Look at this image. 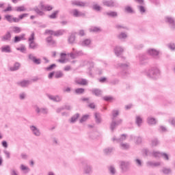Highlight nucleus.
<instances>
[{"instance_id": "1", "label": "nucleus", "mask_w": 175, "mask_h": 175, "mask_svg": "<svg viewBox=\"0 0 175 175\" xmlns=\"http://www.w3.org/2000/svg\"><path fill=\"white\" fill-rule=\"evenodd\" d=\"M145 75L148 79L157 80L161 76V70L158 67L154 66L145 70Z\"/></svg>"}, {"instance_id": "2", "label": "nucleus", "mask_w": 175, "mask_h": 175, "mask_svg": "<svg viewBox=\"0 0 175 175\" xmlns=\"http://www.w3.org/2000/svg\"><path fill=\"white\" fill-rule=\"evenodd\" d=\"M120 115V111L118 110L112 111V122L111 123L110 129L111 132H113L116 126L122 124V119H119L116 122V118L118 117Z\"/></svg>"}, {"instance_id": "3", "label": "nucleus", "mask_w": 175, "mask_h": 175, "mask_svg": "<svg viewBox=\"0 0 175 175\" xmlns=\"http://www.w3.org/2000/svg\"><path fill=\"white\" fill-rule=\"evenodd\" d=\"M116 68H117V69H122V70H123L122 72V76H123L124 77H126V76L129 75V71H128V70L129 69V62L124 64H116Z\"/></svg>"}, {"instance_id": "4", "label": "nucleus", "mask_w": 175, "mask_h": 175, "mask_svg": "<svg viewBox=\"0 0 175 175\" xmlns=\"http://www.w3.org/2000/svg\"><path fill=\"white\" fill-rule=\"evenodd\" d=\"M65 32H66L65 29H59L57 31H53L50 29L45 30V34L53 35V36H57V37L62 36V35H64Z\"/></svg>"}, {"instance_id": "5", "label": "nucleus", "mask_w": 175, "mask_h": 175, "mask_svg": "<svg viewBox=\"0 0 175 175\" xmlns=\"http://www.w3.org/2000/svg\"><path fill=\"white\" fill-rule=\"evenodd\" d=\"M35 111L37 114H43L44 116H47L49 114V108L47 107H39V106H34Z\"/></svg>"}, {"instance_id": "6", "label": "nucleus", "mask_w": 175, "mask_h": 175, "mask_svg": "<svg viewBox=\"0 0 175 175\" xmlns=\"http://www.w3.org/2000/svg\"><path fill=\"white\" fill-rule=\"evenodd\" d=\"M83 165V174L90 175L92 174V165L82 163Z\"/></svg>"}, {"instance_id": "7", "label": "nucleus", "mask_w": 175, "mask_h": 175, "mask_svg": "<svg viewBox=\"0 0 175 175\" xmlns=\"http://www.w3.org/2000/svg\"><path fill=\"white\" fill-rule=\"evenodd\" d=\"M147 53L150 57H152L154 59H159V51L155 49H149L147 51Z\"/></svg>"}, {"instance_id": "8", "label": "nucleus", "mask_w": 175, "mask_h": 175, "mask_svg": "<svg viewBox=\"0 0 175 175\" xmlns=\"http://www.w3.org/2000/svg\"><path fill=\"white\" fill-rule=\"evenodd\" d=\"M165 22L169 25L171 29H175V19L172 16H165Z\"/></svg>"}, {"instance_id": "9", "label": "nucleus", "mask_w": 175, "mask_h": 175, "mask_svg": "<svg viewBox=\"0 0 175 175\" xmlns=\"http://www.w3.org/2000/svg\"><path fill=\"white\" fill-rule=\"evenodd\" d=\"M68 55L72 58V59H75L77 58V57L83 55V51H77L76 49L73 48L72 51L69 53Z\"/></svg>"}, {"instance_id": "10", "label": "nucleus", "mask_w": 175, "mask_h": 175, "mask_svg": "<svg viewBox=\"0 0 175 175\" xmlns=\"http://www.w3.org/2000/svg\"><path fill=\"white\" fill-rule=\"evenodd\" d=\"M129 166H131V161H121L120 162V169L125 173L129 170Z\"/></svg>"}, {"instance_id": "11", "label": "nucleus", "mask_w": 175, "mask_h": 175, "mask_svg": "<svg viewBox=\"0 0 175 175\" xmlns=\"http://www.w3.org/2000/svg\"><path fill=\"white\" fill-rule=\"evenodd\" d=\"M30 131L34 135V136H36L37 137H39L40 135H42V133L40 132V129H38L36 126L31 125L29 126Z\"/></svg>"}, {"instance_id": "12", "label": "nucleus", "mask_w": 175, "mask_h": 175, "mask_svg": "<svg viewBox=\"0 0 175 175\" xmlns=\"http://www.w3.org/2000/svg\"><path fill=\"white\" fill-rule=\"evenodd\" d=\"M46 96L49 98V99H50V100H53V102H61V100H62V96H61L47 94Z\"/></svg>"}, {"instance_id": "13", "label": "nucleus", "mask_w": 175, "mask_h": 175, "mask_svg": "<svg viewBox=\"0 0 175 175\" xmlns=\"http://www.w3.org/2000/svg\"><path fill=\"white\" fill-rule=\"evenodd\" d=\"M28 57L29 59L32 61L36 65H40V64H42V60H40V59H37L33 54H29Z\"/></svg>"}, {"instance_id": "14", "label": "nucleus", "mask_w": 175, "mask_h": 175, "mask_svg": "<svg viewBox=\"0 0 175 175\" xmlns=\"http://www.w3.org/2000/svg\"><path fill=\"white\" fill-rule=\"evenodd\" d=\"M16 84L19 87H22L23 88H25V87H28L29 84H31V81L29 80H23L16 82Z\"/></svg>"}, {"instance_id": "15", "label": "nucleus", "mask_w": 175, "mask_h": 175, "mask_svg": "<svg viewBox=\"0 0 175 175\" xmlns=\"http://www.w3.org/2000/svg\"><path fill=\"white\" fill-rule=\"evenodd\" d=\"M114 53L116 57H120L124 53V48L120 46H116L114 48Z\"/></svg>"}, {"instance_id": "16", "label": "nucleus", "mask_w": 175, "mask_h": 175, "mask_svg": "<svg viewBox=\"0 0 175 175\" xmlns=\"http://www.w3.org/2000/svg\"><path fill=\"white\" fill-rule=\"evenodd\" d=\"M126 140V135L122 134L120 138H117V137H113L112 138L113 142H116V143H122V142H125Z\"/></svg>"}, {"instance_id": "17", "label": "nucleus", "mask_w": 175, "mask_h": 175, "mask_svg": "<svg viewBox=\"0 0 175 175\" xmlns=\"http://www.w3.org/2000/svg\"><path fill=\"white\" fill-rule=\"evenodd\" d=\"M103 3L104 6H107L108 8H114V6H117V3L111 0L110 1L104 0L103 1Z\"/></svg>"}, {"instance_id": "18", "label": "nucleus", "mask_w": 175, "mask_h": 175, "mask_svg": "<svg viewBox=\"0 0 175 175\" xmlns=\"http://www.w3.org/2000/svg\"><path fill=\"white\" fill-rule=\"evenodd\" d=\"M71 14H72V16L74 17H83V16H85V14H84V13H83V12H80V11H79L76 9L72 10L71 11Z\"/></svg>"}, {"instance_id": "19", "label": "nucleus", "mask_w": 175, "mask_h": 175, "mask_svg": "<svg viewBox=\"0 0 175 175\" xmlns=\"http://www.w3.org/2000/svg\"><path fill=\"white\" fill-rule=\"evenodd\" d=\"M2 42H10L12 40V34L8 31L2 38Z\"/></svg>"}, {"instance_id": "20", "label": "nucleus", "mask_w": 175, "mask_h": 175, "mask_svg": "<svg viewBox=\"0 0 175 175\" xmlns=\"http://www.w3.org/2000/svg\"><path fill=\"white\" fill-rule=\"evenodd\" d=\"M68 42L69 44H75L76 43V35L75 33H72L68 38Z\"/></svg>"}, {"instance_id": "21", "label": "nucleus", "mask_w": 175, "mask_h": 175, "mask_svg": "<svg viewBox=\"0 0 175 175\" xmlns=\"http://www.w3.org/2000/svg\"><path fill=\"white\" fill-rule=\"evenodd\" d=\"M1 53H12V48L9 45H4L1 48Z\"/></svg>"}, {"instance_id": "22", "label": "nucleus", "mask_w": 175, "mask_h": 175, "mask_svg": "<svg viewBox=\"0 0 175 175\" xmlns=\"http://www.w3.org/2000/svg\"><path fill=\"white\" fill-rule=\"evenodd\" d=\"M38 47L39 44H38L35 41L29 42V49H31V50H36Z\"/></svg>"}, {"instance_id": "23", "label": "nucleus", "mask_w": 175, "mask_h": 175, "mask_svg": "<svg viewBox=\"0 0 175 175\" xmlns=\"http://www.w3.org/2000/svg\"><path fill=\"white\" fill-rule=\"evenodd\" d=\"M108 172L110 175H116L117 173V170H116V167H114V165H109L108 167Z\"/></svg>"}, {"instance_id": "24", "label": "nucleus", "mask_w": 175, "mask_h": 175, "mask_svg": "<svg viewBox=\"0 0 175 175\" xmlns=\"http://www.w3.org/2000/svg\"><path fill=\"white\" fill-rule=\"evenodd\" d=\"M118 39H120V40H125L126 38H128V34L125 32H121L117 36Z\"/></svg>"}, {"instance_id": "25", "label": "nucleus", "mask_w": 175, "mask_h": 175, "mask_svg": "<svg viewBox=\"0 0 175 175\" xmlns=\"http://www.w3.org/2000/svg\"><path fill=\"white\" fill-rule=\"evenodd\" d=\"M20 169L22 170V172H23L25 174H27L29 172H31V169H29V167L27 166H25L24 164L21 165Z\"/></svg>"}, {"instance_id": "26", "label": "nucleus", "mask_w": 175, "mask_h": 175, "mask_svg": "<svg viewBox=\"0 0 175 175\" xmlns=\"http://www.w3.org/2000/svg\"><path fill=\"white\" fill-rule=\"evenodd\" d=\"M135 124L139 127L142 126V124H143V118H142L140 116H137L135 117Z\"/></svg>"}, {"instance_id": "27", "label": "nucleus", "mask_w": 175, "mask_h": 175, "mask_svg": "<svg viewBox=\"0 0 175 175\" xmlns=\"http://www.w3.org/2000/svg\"><path fill=\"white\" fill-rule=\"evenodd\" d=\"M72 5H74V6H79V7H84L85 6V3L83 1H71Z\"/></svg>"}, {"instance_id": "28", "label": "nucleus", "mask_w": 175, "mask_h": 175, "mask_svg": "<svg viewBox=\"0 0 175 175\" xmlns=\"http://www.w3.org/2000/svg\"><path fill=\"white\" fill-rule=\"evenodd\" d=\"M20 63L16 62L14 66L10 68V70H11V72H15V70H18V69H20Z\"/></svg>"}, {"instance_id": "29", "label": "nucleus", "mask_w": 175, "mask_h": 175, "mask_svg": "<svg viewBox=\"0 0 175 175\" xmlns=\"http://www.w3.org/2000/svg\"><path fill=\"white\" fill-rule=\"evenodd\" d=\"M147 122L149 125H155L157 124V120L150 116L147 118Z\"/></svg>"}, {"instance_id": "30", "label": "nucleus", "mask_w": 175, "mask_h": 175, "mask_svg": "<svg viewBox=\"0 0 175 175\" xmlns=\"http://www.w3.org/2000/svg\"><path fill=\"white\" fill-rule=\"evenodd\" d=\"M147 165L151 166L152 167H157V166H161V162L148 161Z\"/></svg>"}, {"instance_id": "31", "label": "nucleus", "mask_w": 175, "mask_h": 175, "mask_svg": "<svg viewBox=\"0 0 175 175\" xmlns=\"http://www.w3.org/2000/svg\"><path fill=\"white\" fill-rule=\"evenodd\" d=\"M33 10L38 14V16H44V12L42 11L40 9H39V7L36 6L33 8Z\"/></svg>"}, {"instance_id": "32", "label": "nucleus", "mask_w": 175, "mask_h": 175, "mask_svg": "<svg viewBox=\"0 0 175 175\" xmlns=\"http://www.w3.org/2000/svg\"><path fill=\"white\" fill-rule=\"evenodd\" d=\"M76 83L77 84H80V85H87V84H88L87 79H77Z\"/></svg>"}, {"instance_id": "33", "label": "nucleus", "mask_w": 175, "mask_h": 175, "mask_svg": "<svg viewBox=\"0 0 175 175\" xmlns=\"http://www.w3.org/2000/svg\"><path fill=\"white\" fill-rule=\"evenodd\" d=\"M79 117H80V114L76 113L74 116H72V118L70 119V124H75L76 121L79 119Z\"/></svg>"}, {"instance_id": "34", "label": "nucleus", "mask_w": 175, "mask_h": 175, "mask_svg": "<svg viewBox=\"0 0 175 175\" xmlns=\"http://www.w3.org/2000/svg\"><path fill=\"white\" fill-rule=\"evenodd\" d=\"M94 118L96 120V124H100V122H102V118L100 117V113H95Z\"/></svg>"}, {"instance_id": "35", "label": "nucleus", "mask_w": 175, "mask_h": 175, "mask_svg": "<svg viewBox=\"0 0 175 175\" xmlns=\"http://www.w3.org/2000/svg\"><path fill=\"white\" fill-rule=\"evenodd\" d=\"M159 139L158 138H154L151 140V146L152 147H157L159 146Z\"/></svg>"}, {"instance_id": "36", "label": "nucleus", "mask_w": 175, "mask_h": 175, "mask_svg": "<svg viewBox=\"0 0 175 175\" xmlns=\"http://www.w3.org/2000/svg\"><path fill=\"white\" fill-rule=\"evenodd\" d=\"M60 58L61 59L58 60V62H60V64H65V61H66V53H61Z\"/></svg>"}, {"instance_id": "37", "label": "nucleus", "mask_w": 175, "mask_h": 175, "mask_svg": "<svg viewBox=\"0 0 175 175\" xmlns=\"http://www.w3.org/2000/svg\"><path fill=\"white\" fill-rule=\"evenodd\" d=\"M92 93L96 96H100V95H102V90L99 89H92Z\"/></svg>"}, {"instance_id": "38", "label": "nucleus", "mask_w": 175, "mask_h": 175, "mask_svg": "<svg viewBox=\"0 0 175 175\" xmlns=\"http://www.w3.org/2000/svg\"><path fill=\"white\" fill-rule=\"evenodd\" d=\"M120 148H121V150H129L130 146H129V144L128 143L121 142L120 145Z\"/></svg>"}, {"instance_id": "39", "label": "nucleus", "mask_w": 175, "mask_h": 175, "mask_svg": "<svg viewBox=\"0 0 175 175\" xmlns=\"http://www.w3.org/2000/svg\"><path fill=\"white\" fill-rule=\"evenodd\" d=\"M113 151H114L113 148H106L103 150V152L105 155H110Z\"/></svg>"}, {"instance_id": "40", "label": "nucleus", "mask_w": 175, "mask_h": 175, "mask_svg": "<svg viewBox=\"0 0 175 175\" xmlns=\"http://www.w3.org/2000/svg\"><path fill=\"white\" fill-rule=\"evenodd\" d=\"M124 12H126V13H129L131 14H133V13H135V11L133 10V9H132V7L127 5L124 8Z\"/></svg>"}, {"instance_id": "41", "label": "nucleus", "mask_w": 175, "mask_h": 175, "mask_svg": "<svg viewBox=\"0 0 175 175\" xmlns=\"http://www.w3.org/2000/svg\"><path fill=\"white\" fill-rule=\"evenodd\" d=\"M46 42L51 46H54L55 44V41L54 40H53V37H51V36L46 38Z\"/></svg>"}, {"instance_id": "42", "label": "nucleus", "mask_w": 175, "mask_h": 175, "mask_svg": "<svg viewBox=\"0 0 175 175\" xmlns=\"http://www.w3.org/2000/svg\"><path fill=\"white\" fill-rule=\"evenodd\" d=\"M146 59H147V56H146L145 55H139V60L141 65H143V64H144V61H146Z\"/></svg>"}, {"instance_id": "43", "label": "nucleus", "mask_w": 175, "mask_h": 175, "mask_svg": "<svg viewBox=\"0 0 175 175\" xmlns=\"http://www.w3.org/2000/svg\"><path fill=\"white\" fill-rule=\"evenodd\" d=\"M18 51H21V53H25L27 52V48H25V45L22 44L21 47L16 48Z\"/></svg>"}, {"instance_id": "44", "label": "nucleus", "mask_w": 175, "mask_h": 175, "mask_svg": "<svg viewBox=\"0 0 175 175\" xmlns=\"http://www.w3.org/2000/svg\"><path fill=\"white\" fill-rule=\"evenodd\" d=\"M105 14L109 16V17H117L118 16L117 12L113 11L105 12Z\"/></svg>"}, {"instance_id": "45", "label": "nucleus", "mask_w": 175, "mask_h": 175, "mask_svg": "<svg viewBox=\"0 0 175 175\" xmlns=\"http://www.w3.org/2000/svg\"><path fill=\"white\" fill-rule=\"evenodd\" d=\"M152 157H154V158H161L162 157V152H158V151H153L152 152Z\"/></svg>"}, {"instance_id": "46", "label": "nucleus", "mask_w": 175, "mask_h": 175, "mask_svg": "<svg viewBox=\"0 0 175 175\" xmlns=\"http://www.w3.org/2000/svg\"><path fill=\"white\" fill-rule=\"evenodd\" d=\"M55 79H61V77H64V72L62 71H57L55 72Z\"/></svg>"}, {"instance_id": "47", "label": "nucleus", "mask_w": 175, "mask_h": 175, "mask_svg": "<svg viewBox=\"0 0 175 175\" xmlns=\"http://www.w3.org/2000/svg\"><path fill=\"white\" fill-rule=\"evenodd\" d=\"M162 172L163 173V174H170V173H172V169L163 167L162 169Z\"/></svg>"}, {"instance_id": "48", "label": "nucleus", "mask_w": 175, "mask_h": 175, "mask_svg": "<svg viewBox=\"0 0 175 175\" xmlns=\"http://www.w3.org/2000/svg\"><path fill=\"white\" fill-rule=\"evenodd\" d=\"M89 30L90 32H100V27H92Z\"/></svg>"}, {"instance_id": "49", "label": "nucleus", "mask_w": 175, "mask_h": 175, "mask_svg": "<svg viewBox=\"0 0 175 175\" xmlns=\"http://www.w3.org/2000/svg\"><path fill=\"white\" fill-rule=\"evenodd\" d=\"M134 162L135 163V165L138 166V167H142V166H143V163L142 162V160L139 159H135L134 160Z\"/></svg>"}, {"instance_id": "50", "label": "nucleus", "mask_w": 175, "mask_h": 175, "mask_svg": "<svg viewBox=\"0 0 175 175\" xmlns=\"http://www.w3.org/2000/svg\"><path fill=\"white\" fill-rule=\"evenodd\" d=\"M91 44V40L85 39L81 42V46H90Z\"/></svg>"}, {"instance_id": "51", "label": "nucleus", "mask_w": 175, "mask_h": 175, "mask_svg": "<svg viewBox=\"0 0 175 175\" xmlns=\"http://www.w3.org/2000/svg\"><path fill=\"white\" fill-rule=\"evenodd\" d=\"M59 13V10H56L53 13H52L51 15L49 16V18L54 19L57 17V15Z\"/></svg>"}, {"instance_id": "52", "label": "nucleus", "mask_w": 175, "mask_h": 175, "mask_svg": "<svg viewBox=\"0 0 175 175\" xmlns=\"http://www.w3.org/2000/svg\"><path fill=\"white\" fill-rule=\"evenodd\" d=\"M16 10L17 12H26L27 8H25V7L24 5H22V6L16 7Z\"/></svg>"}, {"instance_id": "53", "label": "nucleus", "mask_w": 175, "mask_h": 175, "mask_svg": "<svg viewBox=\"0 0 175 175\" xmlns=\"http://www.w3.org/2000/svg\"><path fill=\"white\" fill-rule=\"evenodd\" d=\"M84 63V65H88V66H90L89 69H92V68H94V62L85 61Z\"/></svg>"}, {"instance_id": "54", "label": "nucleus", "mask_w": 175, "mask_h": 175, "mask_svg": "<svg viewBox=\"0 0 175 175\" xmlns=\"http://www.w3.org/2000/svg\"><path fill=\"white\" fill-rule=\"evenodd\" d=\"M56 67H57V65L55 64H53L51 66L45 68V70L50 72L51 70H53V68H56Z\"/></svg>"}, {"instance_id": "55", "label": "nucleus", "mask_w": 175, "mask_h": 175, "mask_svg": "<svg viewBox=\"0 0 175 175\" xmlns=\"http://www.w3.org/2000/svg\"><path fill=\"white\" fill-rule=\"evenodd\" d=\"M142 152H143V154H144L146 157L152 155V153H151V152H150V150H148V149H146V148L144 149V150H142Z\"/></svg>"}, {"instance_id": "56", "label": "nucleus", "mask_w": 175, "mask_h": 175, "mask_svg": "<svg viewBox=\"0 0 175 175\" xmlns=\"http://www.w3.org/2000/svg\"><path fill=\"white\" fill-rule=\"evenodd\" d=\"M28 42H35V33L34 32H31L29 39H28Z\"/></svg>"}, {"instance_id": "57", "label": "nucleus", "mask_w": 175, "mask_h": 175, "mask_svg": "<svg viewBox=\"0 0 175 175\" xmlns=\"http://www.w3.org/2000/svg\"><path fill=\"white\" fill-rule=\"evenodd\" d=\"M5 18L8 23H13V16L12 15H5Z\"/></svg>"}, {"instance_id": "58", "label": "nucleus", "mask_w": 175, "mask_h": 175, "mask_svg": "<svg viewBox=\"0 0 175 175\" xmlns=\"http://www.w3.org/2000/svg\"><path fill=\"white\" fill-rule=\"evenodd\" d=\"M92 8L94 10H96V12H100V10L102 9V8L98 4H94Z\"/></svg>"}, {"instance_id": "59", "label": "nucleus", "mask_w": 175, "mask_h": 175, "mask_svg": "<svg viewBox=\"0 0 175 175\" xmlns=\"http://www.w3.org/2000/svg\"><path fill=\"white\" fill-rule=\"evenodd\" d=\"M167 47H168V49H170V50H172V51H174V50H175V44L173 43V42H171V43L167 44Z\"/></svg>"}, {"instance_id": "60", "label": "nucleus", "mask_w": 175, "mask_h": 175, "mask_svg": "<svg viewBox=\"0 0 175 175\" xmlns=\"http://www.w3.org/2000/svg\"><path fill=\"white\" fill-rule=\"evenodd\" d=\"M75 94L80 95L81 94H84V89L83 88H77L75 90Z\"/></svg>"}, {"instance_id": "61", "label": "nucleus", "mask_w": 175, "mask_h": 175, "mask_svg": "<svg viewBox=\"0 0 175 175\" xmlns=\"http://www.w3.org/2000/svg\"><path fill=\"white\" fill-rule=\"evenodd\" d=\"M137 8L139 9V11L140 12V13H142V14H143V13H146V8H144V6L138 5Z\"/></svg>"}, {"instance_id": "62", "label": "nucleus", "mask_w": 175, "mask_h": 175, "mask_svg": "<svg viewBox=\"0 0 175 175\" xmlns=\"http://www.w3.org/2000/svg\"><path fill=\"white\" fill-rule=\"evenodd\" d=\"M13 32H14V33H20V32H21V28L18 27H14Z\"/></svg>"}, {"instance_id": "63", "label": "nucleus", "mask_w": 175, "mask_h": 175, "mask_svg": "<svg viewBox=\"0 0 175 175\" xmlns=\"http://www.w3.org/2000/svg\"><path fill=\"white\" fill-rule=\"evenodd\" d=\"M3 154H5V158L7 159H10V152L6 150H3Z\"/></svg>"}, {"instance_id": "64", "label": "nucleus", "mask_w": 175, "mask_h": 175, "mask_svg": "<svg viewBox=\"0 0 175 175\" xmlns=\"http://www.w3.org/2000/svg\"><path fill=\"white\" fill-rule=\"evenodd\" d=\"M53 9V7L50 5H45V8L44 10H45L46 12H51V10Z\"/></svg>"}]
</instances>
